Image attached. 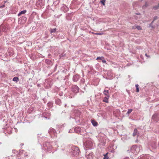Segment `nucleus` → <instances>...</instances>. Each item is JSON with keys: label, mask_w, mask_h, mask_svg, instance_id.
Instances as JSON below:
<instances>
[{"label": "nucleus", "mask_w": 159, "mask_h": 159, "mask_svg": "<svg viewBox=\"0 0 159 159\" xmlns=\"http://www.w3.org/2000/svg\"><path fill=\"white\" fill-rule=\"evenodd\" d=\"M3 28V29L2 30V31H3V32H4L5 31V29L4 28V27H2V26H1L0 27V30H1L2 28ZM1 34V31H0V35Z\"/></svg>", "instance_id": "5701e85b"}, {"label": "nucleus", "mask_w": 159, "mask_h": 159, "mask_svg": "<svg viewBox=\"0 0 159 159\" xmlns=\"http://www.w3.org/2000/svg\"><path fill=\"white\" fill-rule=\"evenodd\" d=\"M79 76L77 75H74L73 78V80L74 82H77L79 80Z\"/></svg>", "instance_id": "423d86ee"}, {"label": "nucleus", "mask_w": 159, "mask_h": 159, "mask_svg": "<svg viewBox=\"0 0 159 159\" xmlns=\"http://www.w3.org/2000/svg\"><path fill=\"white\" fill-rule=\"evenodd\" d=\"M72 90L74 93H77L79 91V88L76 85H74L72 87Z\"/></svg>", "instance_id": "39448f33"}, {"label": "nucleus", "mask_w": 159, "mask_h": 159, "mask_svg": "<svg viewBox=\"0 0 159 159\" xmlns=\"http://www.w3.org/2000/svg\"><path fill=\"white\" fill-rule=\"evenodd\" d=\"M145 55L148 57H149L150 56L147 55V53L145 54Z\"/></svg>", "instance_id": "c85d7f7f"}, {"label": "nucleus", "mask_w": 159, "mask_h": 159, "mask_svg": "<svg viewBox=\"0 0 159 159\" xmlns=\"http://www.w3.org/2000/svg\"><path fill=\"white\" fill-rule=\"evenodd\" d=\"M44 0H39L36 3L37 6L39 7H42L44 4Z\"/></svg>", "instance_id": "f257e3e1"}, {"label": "nucleus", "mask_w": 159, "mask_h": 159, "mask_svg": "<svg viewBox=\"0 0 159 159\" xmlns=\"http://www.w3.org/2000/svg\"><path fill=\"white\" fill-rule=\"evenodd\" d=\"M91 123L92 125L95 126H97L98 125V123L97 122L93 120H91Z\"/></svg>", "instance_id": "1a4fd4ad"}, {"label": "nucleus", "mask_w": 159, "mask_h": 159, "mask_svg": "<svg viewBox=\"0 0 159 159\" xmlns=\"http://www.w3.org/2000/svg\"><path fill=\"white\" fill-rule=\"evenodd\" d=\"M4 7V5H3L1 7V8H2L3 7Z\"/></svg>", "instance_id": "7c9ffc66"}, {"label": "nucleus", "mask_w": 159, "mask_h": 159, "mask_svg": "<svg viewBox=\"0 0 159 159\" xmlns=\"http://www.w3.org/2000/svg\"><path fill=\"white\" fill-rule=\"evenodd\" d=\"M13 80L14 81L17 82L19 81V79L17 77H15L13 78Z\"/></svg>", "instance_id": "dca6fc26"}, {"label": "nucleus", "mask_w": 159, "mask_h": 159, "mask_svg": "<svg viewBox=\"0 0 159 159\" xmlns=\"http://www.w3.org/2000/svg\"><path fill=\"white\" fill-rule=\"evenodd\" d=\"M138 14V15H140V14H139V13H138V14Z\"/></svg>", "instance_id": "2f4dec72"}, {"label": "nucleus", "mask_w": 159, "mask_h": 159, "mask_svg": "<svg viewBox=\"0 0 159 159\" xmlns=\"http://www.w3.org/2000/svg\"><path fill=\"white\" fill-rule=\"evenodd\" d=\"M56 30V29H51L50 30L51 33H52L55 32Z\"/></svg>", "instance_id": "a211bd4d"}, {"label": "nucleus", "mask_w": 159, "mask_h": 159, "mask_svg": "<svg viewBox=\"0 0 159 159\" xmlns=\"http://www.w3.org/2000/svg\"><path fill=\"white\" fill-rule=\"evenodd\" d=\"M111 72L110 71H109L108 72L107 74L108 76L109 75L110 76L112 77L113 76L112 74H111Z\"/></svg>", "instance_id": "6ab92c4d"}, {"label": "nucleus", "mask_w": 159, "mask_h": 159, "mask_svg": "<svg viewBox=\"0 0 159 159\" xmlns=\"http://www.w3.org/2000/svg\"><path fill=\"white\" fill-rule=\"evenodd\" d=\"M152 119L155 121H158L159 120V114L158 113L154 114L152 116Z\"/></svg>", "instance_id": "7ed1b4c3"}, {"label": "nucleus", "mask_w": 159, "mask_h": 159, "mask_svg": "<svg viewBox=\"0 0 159 159\" xmlns=\"http://www.w3.org/2000/svg\"><path fill=\"white\" fill-rule=\"evenodd\" d=\"M84 145L86 148L89 149L91 148V147L93 145V144L91 142L89 141V140L87 141L85 143Z\"/></svg>", "instance_id": "f03ea898"}, {"label": "nucleus", "mask_w": 159, "mask_h": 159, "mask_svg": "<svg viewBox=\"0 0 159 159\" xmlns=\"http://www.w3.org/2000/svg\"><path fill=\"white\" fill-rule=\"evenodd\" d=\"M105 0H101L100 1V2L104 6L105 5Z\"/></svg>", "instance_id": "4be33fe9"}, {"label": "nucleus", "mask_w": 159, "mask_h": 159, "mask_svg": "<svg viewBox=\"0 0 159 159\" xmlns=\"http://www.w3.org/2000/svg\"><path fill=\"white\" fill-rule=\"evenodd\" d=\"M108 153H106V154H104V157H103V159H108L109 157L107 156V154Z\"/></svg>", "instance_id": "ddd939ff"}, {"label": "nucleus", "mask_w": 159, "mask_h": 159, "mask_svg": "<svg viewBox=\"0 0 159 159\" xmlns=\"http://www.w3.org/2000/svg\"><path fill=\"white\" fill-rule=\"evenodd\" d=\"M142 0H141V1H142Z\"/></svg>", "instance_id": "473e14b6"}, {"label": "nucleus", "mask_w": 159, "mask_h": 159, "mask_svg": "<svg viewBox=\"0 0 159 159\" xmlns=\"http://www.w3.org/2000/svg\"><path fill=\"white\" fill-rule=\"evenodd\" d=\"M102 61L103 63H105L106 62V61L104 59V58L103 59Z\"/></svg>", "instance_id": "bb28decb"}, {"label": "nucleus", "mask_w": 159, "mask_h": 159, "mask_svg": "<svg viewBox=\"0 0 159 159\" xmlns=\"http://www.w3.org/2000/svg\"><path fill=\"white\" fill-rule=\"evenodd\" d=\"M159 8V3L156 6H155L153 7V9L155 10H157Z\"/></svg>", "instance_id": "4468645a"}, {"label": "nucleus", "mask_w": 159, "mask_h": 159, "mask_svg": "<svg viewBox=\"0 0 159 159\" xmlns=\"http://www.w3.org/2000/svg\"><path fill=\"white\" fill-rule=\"evenodd\" d=\"M104 57H98L97 58L96 60H99L100 59V60H102L103 59H104Z\"/></svg>", "instance_id": "aec40b11"}, {"label": "nucleus", "mask_w": 159, "mask_h": 159, "mask_svg": "<svg viewBox=\"0 0 159 159\" xmlns=\"http://www.w3.org/2000/svg\"><path fill=\"white\" fill-rule=\"evenodd\" d=\"M109 97H106L103 99V101L106 103L108 102V98Z\"/></svg>", "instance_id": "f8f14e48"}, {"label": "nucleus", "mask_w": 159, "mask_h": 159, "mask_svg": "<svg viewBox=\"0 0 159 159\" xmlns=\"http://www.w3.org/2000/svg\"><path fill=\"white\" fill-rule=\"evenodd\" d=\"M95 34L99 35H102V34L100 33H96Z\"/></svg>", "instance_id": "cd10ccee"}, {"label": "nucleus", "mask_w": 159, "mask_h": 159, "mask_svg": "<svg viewBox=\"0 0 159 159\" xmlns=\"http://www.w3.org/2000/svg\"><path fill=\"white\" fill-rule=\"evenodd\" d=\"M138 133V131L136 129H135L134 130V133L133 134V135L134 136H135Z\"/></svg>", "instance_id": "9b49d317"}, {"label": "nucleus", "mask_w": 159, "mask_h": 159, "mask_svg": "<svg viewBox=\"0 0 159 159\" xmlns=\"http://www.w3.org/2000/svg\"><path fill=\"white\" fill-rule=\"evenodd\" d=\"M135 87L136 89V92H139V85L138 84H136L135 85Z\"/></svg>", "instance_id": "f3484780"}, {"label": "nucleus", "mask_w": 159, "mask_h": 159, "mask_svg": "<svg viewBox=\"0 0 159 159\" xmlns=\"http://www.w3.org/2000/svg\"><path fill=\"white\" fill-rule=\"evenodd\" d=\"M52 131H53V132H54V131H55V130L53 129H52Z\"/></svg>", "instance_id": "c756f323"}, {"label": "nucleus", "mask_w": 159, "mask_h": 159, "mask_svg": "<svg viewBox=\"0 0 159 159\" xmlns=\"http://www.w3.org/2000/svg\"><path fill=\"white\" fill-rule=\"evenodd\" d=\"M148 6V4L147 3V2H146L145 4L143 6L142 8L143 9H145Z\"/></svg>", "instance_id": "2eb2a0df"}, {"label": "nucleus", "mask_w": 159, "mask_h": 159, "mask_svg": "<svg viewBox=\"0 0 159 159\" xmlns=\"http://www.w3.org/2000/svg\"><path fill=\"white\" fill-rule=\"evenodd\" d=\"M63 7H64V8H65L66 9L65 11H64L65 12L66 11L68 10V8L66 6L64 5L63 6Z\"/></svg>", "instance_id": "a878e982"}, {"label": "nucleus", "mask_w": 159, "mask_h": 159, "mask_svg": "<svg viewBox=\"0 0 159 159\" xmlns=\"http://www.w3.org/2000/svg\"><path fill=\"white\" fill-rule=\"evenodd\" d=\"M132 109H129L128 110V111L127 113V114H129L132 111Z\"/></svg>", "instance_id": "b1692460"}, {"label": "nucleus", "mask_w": 159, "mask_h": 159, "mask_svg": "<svg viewBox=\"0 0 159 159\" xmlns=\"http://www.w3.org/2000/svg\"><path fill=\"white\" fill-rule=\"evenodd\" d=\"M142 148L141 146H137V145H134L132 146L131 148V149H136L137 148Z\"/></svg>", "instance_id": "0eeeda50"}, {"label": "nucleus", "mask_w": 159, "mask_h": 159, "mask_svg": "<svg viewBox=\"0 0 159 159\" xmlns=\"http://www.w3.org/2000/svg\"><path fill=\"white\" fill-rule=\"evenodd\" d=\"M136 28L138 30H141V27L139 26H136Z\"/></svg>", "instance_id": "393cba45"}, {"label": "nucleus", "mask_w": 159, "mask_h": 159, "mask_svg": "<svg viewBox=\"0 0 159 159\" xmlns=\"http://www.w3.org/2000/svg\"><path fill=\"white\" fill-rule=\"evenodd\" d=\"M26 12V10L22 11L18 14V16H20L22 14L25 13Z\"/></svg>", "instance_id": "9d476101"}, {"label": "nucleus", "mask_w": 159, "mask_h": 159, "mask_svg": "<svg viewBox=\"0 0 159 159\" xmlns=\"http://www.w3.org/2000/svg\"><path fill=\"white\" fill-rule=\"evenodd\" d=\"M157 19V16H155L154 17V19H153V21H152L151 23V24H152L153 22L154 21V20H156Z\"/></svg>", "instance_id": "412c9836"}, {"label": "nucleus", "mask_w": 159, "mask_h": 159, "mask_svg": "<svg viewBox=\"0 0 159 159\" xmlns=\"http://www.w3.org/2000/svg\"><path fill=\"white\" fill-rule=\"evenodd\" d=\"M104 94L106 96V97H109V96L108 95L109 94V91L108 90H105L103 92Z\"/></svg>", "instance_id": "6e6552de"}, {"label": "nucleus", "mask_w": 159, "mask_h": 159, "mask_svg": "<svg viewBox=\"0 0 159 159\" xmlns=\"http://www.w3.org/2000/svg\"><path fill=\"white\" fill-rule=\"evenodd\" d=\"M80 150H73L72 151V154L74 156H77L79 154Z\"/></svg>", "instance_id": "20e7f679"}]
</instances>
